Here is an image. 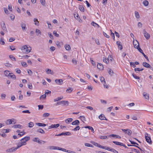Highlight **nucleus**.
Masks as SVG:
<instances>
[{"mask_svg": "<svg viewBox=\"0 0 153 153\" xmlns=\"http://www.w3.org/2000/svg\"><path fill=\"white\" fill-rule=\"evenodd\" d=\"M21 50L23 52L28 53L31 51V48L30 46L25 45L22 47Z\"/></svg>", "mask_w": 153, "mask_h": 153, "instance_id": "nucleus-1", "label": "nucleus"}, {"mask_svg": "<svg viewBox=\"0 0 153 153\" xmlns=\"http://www.w3.org/2000/svg\"><path fill=\"white\" fill-rule=\"evenodd\" d=\"M149 134L147 133L145 134V138L146 141L150 144H152V142L150 137L149 136Z\"/></svg>", "mask_w": 153, "mask_h": 153, "instance_id": "nucleus-2", "label": "nucleus"}, {"mask_svg": "<svg viewBox=\"0 0 153 153\" xmlns=\"http://www.w3.org/2000/svg\"><path fill=\"white\" fill-rule=\"evenodd\" d=\"M69 104L68 102L67 101L62 100L60 102H58L56 103V105H62L64 106L66 105H68Z\"/></svg>", "mask_w": 153, "mask_h": 153, "instance_id": "nucleus-3", "label": "nucleus"}, {"mask_svg": "<svg viewBox=\"0 0 153 153\" xmlns=\"http://www.w3.org/2000/svg\"><path fill=\"white\" fill-rule=\"evenodd\" d=\"M30 139V137H29L26 136L21 139L20 141L21 142H23V143H24L25 145L27 144L26 142L29 140Z\"/></svg>", "mask_w": 153, "mask_h": 153, "instance_id": "nucleus-4", "label": "nucleus"}, {"mask_svg": "<svg viewBox=\"0 0 153 153\" xmlns=\"http://www.w3.org/2000/svg\"><path fill=\"white\" fill-rule=\"evenodd\" d=\"M144 36L147 39H148L150 38V34L147 33L145 29L143 30Z\"/></svg>", "mask_w": 153, "mask_h": 153, "instance_id": "nucleus-5", "label": "nucleus"}, {"mask_svg": "<svg viewBox=\"0 0 153 153\" xmlns=\"http://www.w3.org/2000/svg\"><path fill=\"white\" fill-rule=\"evenodd\" d=\"M122 130L125 134H126L129 135H131L132 133V131L129 129H123Z\"/></svg>", "mask_w": 153, "mask_h": 153, "instance_id": "nucleus-6", "label": "nucleus"}, {"mask_svg": "<svg viewBox=\"0 0 153 153\" xmlns=\"http://www.w3.org/2000/svg\"><path fill=\"white\" fill-rule=\"evenodd\" d=\"M59 126V124H52L48 127V129H50L52 128H56Z\"/></svg>", "mask_w": 153, "mask_h": 153, "instance_id": "nucleus-7", "label": "nucleus"}, {"mask_svg": "<svg viewBox=\"0 0 153 153\" xmlns=\"http://www.w3.org/2000/svg\"><path fill=\"white\" fill-rule=\"evenodd\" d=\"M71 135V133L70 132L68 131V132H62V133H61V134H59L56 135H55L57 136H61V135L70 136Z\"/></svg>", "mask_w": 153, "mask_h": 153, "instance_id": "nucleus-8", "label": "nucleus"}, {"mask_svg": "<svg viewBox=\"0 0 153 153\" xmlns=\"http://www.w3.org/2000/svg\"><path fill=\"white\" fill-rule=\"evenodd\" d=\"M16 150L15 147H13L7 149L6 151L7 152H12L16 151Z\"/></svg>", "mask_w": 153, "mask_h": 153, "instance_id": "nucleus-9", "label": "nucleus"}, {"mask_svg": "<svg viewBox=\"0 0 153 153\" xmlns=\"http://www.w3.org/2000/svg\"><path fill=\"white\" fill-rule=\"evenodd\" d=\"M23 146H25V143H23V142H21L20 141L19 142L17 143V146L16 148V149H19Z\"/></svg>", "mask_w": 153, "mask_h": 153, "instance_id": "nucleus-10", "label": "nucleus"}, {"mask_svg": "<svg viewBox=\"0 0 153 153\" xmlns=\"http://www.w3.org/2000/svg\"><path fill=\"white\" fill-rule=\"evenodd\" d=\"M55 81L57 84L58 85H61L63 83V80L61 79H55Z\"/></svg>", "mask_w": 153, "mask_h": 153, "instance_id": "nucleus-11", "label": "nucleus"}, {"mask_svg": "<svg viewBox=\"0 0 153 153\" xmlns=\"http://www.w3.org/2000/svg\"><path fill=\"white\" fill-rule=\"evenodd\" d=\"M21 26L22 29L23 31H25L27 29L26 25L23 22H21Z\"/></svg>", "mask_w": 153, "mask_h": 153, "instance_id": "nucleus-12", "label": "nucleus"}, {"mask_svg": "<svg viewBox=\"0 0 153 153\" xmlns=\"http://www.w3.org/2000/svg\"><path fill=\"white\" fill-rule=\"evenodd\" d=\"M1 25L2 29L3 30L7 31L6 26L4 22H1Z\"/></svg>", "mask_w": 153, "mask_h": 153, "instance_id": "nucleus-13", "label": "nucleus"}, {"mask_svg": "<svg viewBox=\"0 0 153 153\" xmlns=\"http://www.w3.org/2000/svg\"><path fill=\"white\" fill-rule=\"evenodd\" d=\"M143 66L146 68H152L151 66L148 63L146 62H143Z\"/></svg>", "mask_w": 153, "mask_h": 153, "instance_id": "nucleus-14", "label": "nucleus"}, {"mask_svg": "<svg viewBox=\"0 0 153 153\" xmlns=\"http://www.w3.org/2000/svg\"><path fill=\"white\" fill-rule=\"evenodd\" d=\"M49 149L50 150H58L59 148V147L55 146H50L48 147Z\"/></svg>", "mask_w": 153, "mask_h": 153, "instance_id": "nucleus-15", "label": "nucleus"}, {"mask_svg": "<svg viewBox=\"0 0 153 153\" xmlns=\"http://www.w3.org/2000/svg\"><path fill=\"white\" fill-rule=\"evenodd\" d=\"M107 150L113 152L114 153H118V152L114 149H111L109 147H107Z\"/></svg>", "mask_w": 153, "mask_h": 153, "instance_id": "nucleus-16", "label": "nucleus"}, {"mask_svg": "<svg viewBox=\"0 0 153 153\" xmlns=\"http://www.w3.org/2000/svg\"><path fill=\"white\" fill-rule=\"evenodd\" d=\"M99 118L102 120H107V119L105 118L104 115L101 114L99 116Z\"/></svg>", "mask_w": 153, "mask_h": 153, "instance_id": "nucleus-17", "label": "nucleus"}, {"mask_svg": "<svg viewBox=\"0 0 153 153\" xmlns=\"http://www.w3.org/2000/svg\"><path fill=\"white\" fill-rule=\"evenodd\" d=\"M117 44L118 46V48H119L120 50H122L123 49V46L121 44V43L120 41H117Z\"/></svg>", "mask_w": 153, "mask_h": 153, "instance_id": "nucleus-18", "label": "nucleus"}, {"mask_svg": "<svg viewBox=\"0 0 153 153\" xmlns=\"http://www.w3.org/2000/svg\"><path fill=\"white\" fill-rule=\"evenodd\" d=\"M13 127L14 128H19L20 129L23 128L22 126L20 124L15 125L13 126Z\"/></svg>", "mask_w": 153, "mask_h": 153, "instance_id": "nucleus-19", "label": "nucleus"}, {"mask_svg": "<svg viewBox=\"0 0 153 153\" xmlns=\"http://www.w3.org/2000/svg\"><path fill=\"white\" fill-rule=\"evenodd\" d=\"M79 121L78 120H76L75 121L72 122L71 124L73 125H78L79 124Z\"/></svg>", "mask_w": 153, "mask_h": 153, "instance_id": "nucleus-20", "label": "nucleus"}, {"mask_svg": "<svg viewBox=\"0 0 153 153\" xmlns=\"http://www.w3.org/2000/svg\"><path fill=\"white\" fill-rule=\"evenodd\" d=\"M33 21L34 22V24L36 25H37V26H39V22L38 21L37 19L36 18H35L33 19Z\"/></svg>", "mask_w": 153, "mask_h": 153, "instance_id": "nucleus-21", "label": "nucleus"}, {"mask_svg": "<svg viewBox=\"0 0 153 153\" xmlns=\"http://www.w3.org/2000/svg\"><path fill=\"white\" fill-rule=\"evenodd\" d=\"M97 68L99 69H103L104 67L103 65L101 63L98 64L97 65Z\"/></svg>", "mask_w": 153, "mask_h": 153, "instance_id": "nucleus-22", "label": "nucleus"}, {"mask_svg": "<svg viewBox=\"0 0 153 153\" xmlns=\"http://www.w3.org/2000/svg\"><path fill=\"white\" fill-rule=\"evenodd\" d=\"M73 120V119L71 118H69L65 120V122L67 124H68L71 122Z\"/></svg>", "mask_w": 153, "mask_h": 153, "instance_id": "nucleus-23", "label": "nucleus"}, {"mask_svg": "<svg viewBox=\"0 0 153 153\" xmlns=\"http://www.w3.org/2000/svg\"><path fill=\"white\" fill-rule=\"evenodd\" d=\"M36 124L39 126H45L46 125L45 123H36Z\"/></svg>", "mask_w": 153, "mask_h": 153, "instance_id": "nucleus-24", "label": "nucleus"}, {"mask_svg": "<svg viewBox=\"0 0 153 153\" xmlns=\"http://www.w3.org/2000/svg\"><path fill=\"white\" fill-rule=\"evenodd\" d=\"M37 132L41 134H44L45 132L44 131L42 128H39L37 130Z\"/></svg>", "mask_w": 153, "mask_h": 153, "instance_id": "nucleus-25", "label": "nucleus"}, {"mask_svg": "<svg viewBox=\"0 0 153 153\" xmlns=\"http://www.w3.org/2000/svg\"><path fill=\"white\" fill-rule=\"evenodd\" d=\"M85 128H88L89 130H91L92 132H94V129H93V128L91 126H85Z\"/></svg>", "mask_w": 153, "mask_h": 153, "instance_id": "nucleus-26", "label": "nucleus"}, {"mask_svg": "<svg viewBox=\"0 0 153 153\" xmlns=\"http://www.w3.org/2000/svg\"><path fill=\"white\" fill-rule=\"evenodd\" d=\"M9 77L12 78L14 79H16V76L13 74V73H10V75H9Z\"/></svg>", "mask_w": 153, "mask_h": 153, "instance_id": "nucleus-27", "label": "nucleus"}, {"mask_svg": "<svg viewBox=\"0 0 153 153\" xmlns=\"http://www.w3.org/2000/svg\"><path fill=\"white\" fill-rule=\"evenodd\" d=\"M113 143L117 145L120 146H122V144H123V143H120V142H117V141H113Z\"/></svg>", "mask_w": 153, "mask_h": 153, "instance_id": "nucleus-28", "label": "nucleus"}, {"mask_svg": "<svg viewBox=\"0 0 153 153\" xmlns=\"http://www.w3.org/2000/svg\"><path fill=\"white\" fill-rule=\"evenodd\" d=\"M46 142L44 140H38V143L39 144H44Z\"/></svg>", "mask_w": 153, "mask_h": 153, "instance_id": "nucleus-29", "label": "nucleus"}, {"mask_svg": "<svg viewBox=\"0 0 153 153\" xmlns=\"http://www.w3.org/2000/svg\"><path fill=\"white\" fill-rule=\"evenodd\" d=\"M65 49L67 50H69L71 49L70 46L69 45L66 44L65 46Z\"/></svg>", "mask_w": 153, "mask_h": 153, "instance_id": "nucleus-30", "label": "nucleus"}, {"mask_svg": "<svg viewBox=\"0 0 153 153\" xmlns=\"http://www.w3.org/2000/svg\"><path fill=\"white\" fill-rule=\"evenodd\" d=\"M91 25H93V26H94V27H99L100 26L99 25L97 24L96 23L94 22H93L92 23H91Z\"/></svg>", "mask_w": 153, "mask_h": 153, "instance_id": "nucleus-31", "label": "nucleus"}, {"mask_svg": "<svg viewBox=\"0 0 153 153\" xmlns=\"http://www.w3.org/2000/svg\"><path fill=\"white\" fill-rule=\"evenodd\" d=\"M0 43L1 45H4L5 44L4 39L1 37L0 38Z\"/></svg>", "mask_w": 153, "mask_h": 153, "instance_id": "nucleus-32", "label": "nucleus"}, {"mask_svg": "<svg viewBox=\"0 0 153 153\" xmlns=\"http://www.w3.org/2000/svg\"><path fill=\"white\" fill-rule=\"evenodd\" d=\"M63 99V97L61 96L60 97H59L56 99H54V102H56V101H58L59 100H60Z\"/></svg>", "mask_w": 153, "mask_h": 153, "instance_id": "nucleus-33", "label": "nucleus"}, {"mask_svg": "<svg viewBox=\"0 0 153 153\" xmlns=\"http://www.w3.org/2000/svg\"><path fill=\"white\" fill-rule=\"evenodd\" d=\"M4 74L6 76H9L10 75V73H9V71H4Z\"/></svg>", "mask_w": 153, "mask_h": 153, "instance_id": "nucleus-34", "label": "nucleus"}, {"mask_svg": "<svg viewBox=\"0 0 153 153\" xmlns=\"http://www.w3.org/2000/svg\"><path fill=\"white\" fill-rule=\"evenodd\" d=\"M143 95L146 99L147 100L149 99V96L148 94H146V93L144 92L143 93Z\"/></svg>", "mask_w": 153, "mask_h": 153, "instance_id": "nucleus-35", "label": "nucleus"}, {"mask_svg": "<svg viewBox=\"0 0 153 153\" xmlns=\"http://www.w3.org/2000/svg\"><path fill=\"white\" fill-rule=\"evenodd\" d=\"M85 146H86L88 147H91L92 148H93L94 147L92 145L87 143H85Z\"/></svg>", "mask_w": 153, "mask_h": 153, "instance_id": "nucleus-36", "label": "nucleus"}, {"mask_svg": "<svg viewBox=\"0 0 153 153\" xmlns=\"http://www.w3.org/2000/svg\"><path fill=\"white\" fill-rule=\"evenodd\" d=\"M136 41L137 42L138 45H137V44H134V42H133V45H134V47L135 48H136V49H138V47L139 46V44L137 40Z\"/></svg>", "mask_w": 153, "mask_h": 153, "instance_id": "nucleus-37", "label": "nucleus"}, {"mask_svg": "<svg viewBox=\"0 0 153 153\" xmlns=\"http://www.w3.org/2000/svg\"><path fill=\"white\" fill-rule=\"evenodd\" d=\"M135 14L136 18H137V19H139L140 18V16L139 13L138 12L135 11Z\"/></svg>", "mask_w": 153, "mask_h": 153, "instance_id": "nucleus-38", "label": "nucleus"}, {"mask_svg": "<svg viewBox=\"0 0 153 153\" xmlns=\"http://www.w3.org/2000/svg\"><path fill=\"white\" fill-rule=\"evenodd\" d=\"M45 71L48 74H52L53 72L51 71V70L49 69H46Z\"/></svg>", "mask_w": 153, "mask_h": 153, "instance_id": "nucleus-39", "label": "nucleus"}, {"mask_svg": "<svg viewBox=\"0 0 153 153\" xmlns=\"http://www.w3.org/2000/svg\"><path fill=\"white\" fill-rule=\"evenodd\" d=\"M149 4V2L147 0H145L143 2V4L145 6H148Z\"/></svg>", "mask_w": 153, "mask_h": 153, "instance_id": "nucleus-40", "label": "nucleus"}, {"mask_svg": "<svg viewBox=\"0 0 153 153\" xmlns=\"http://www.w3.org/2000/svg\"><path fill=\"white\" fill-rule=\"evenodd\" d=\"M49 115L50 114L49 113H44L43 114L42 117L44 118H45L48 117Z\"/></svg>", "mask_w": 153, "mask_h": 153, "instance_id": "nucleus-41", "label": "nucleus"}, {"mask_svg": "<svg viewBox=\"0 0 153 153\" xmlns=\"http://www.w3.org/2000/svg\"><path fill=\"white\" fill-rule=\"evenodd\" d=\"M73 91V89L69 87L66 90V92L68 93H71Z\"/></svg>", "mask_w": 153, "mask_h": 153, "instance_id": "nucleus-42", "label": "nucleus"}, {"mask_svg": "<svg viewBox=\"0 0 153 153\" xmlns=\"http://www.w3.org/2000/svg\"><path fill=\"white\" fill-rule=\"evenodd\" d=\"M79 10L82 12H83L84 11V8L82 5H79Z\"/></svg>", "mask_w": 153, "mask_h": 153, "instance_id": "nucleus-43", "label": "nucleus"}, {"mask_svg": "<svg viewBox=\"0 0 153 153\" xmlns=\"http://www.w3.org/2000/svg\"><path fill=\"white\" fill-rule=\"evenodd\" d=\"M58 150H61L62 151L65 152H67L68 151V150H66V149L60 147H59Z\"/></svg>", "mask_w": 153, "mask_h": 153, "instance_id": "nucleus-44", "label": "nucleus"}, {"mask_svg": "<svg viewBox=\"0 0 153 153\" xmlns=\"http://www.w3.org/2000/svg\"><path fill=\"white\" fill-rule=\"evenodd\" d=\"M6 123L7 125H10L12 124V122L10 119H8L6 121Z\"/></svg>", "mask_w": 153, "mask_h": 153, "instance_id": "nucleus-45", "label": "nucleus"}, {"mask_svg": "<svg viewBox=\"0 0 153 153\" xmlns=\"http://www.w3.org/2000/svg\"><path fill=\"white\" fill-rule=\"evenodd\" d=\"M109 137V136H102L100 137V138L101 139H107Z\"/></svg>", "mask_w": 153, "mask_h": 153, "instance_id": "nucleus-46", "label": "nucleus"}, {"mask_svg": "<svg viewBox=\"0 0 153 153\" xmlns=\"http://www.w3.org/2000/svg\"><path fill=\"white\" fill-rule=\"evenodd\" d=\"M34 123L32 122H30L28 123V127L30 128L33 127L34 126Z\"/></svg>", "mask_w": 153, "mask_h": 153, "instance_id": "nucleus-47", "label": "nucleus"}, {"mask_svg": "<svg viewBox=\"0 0 153 153\" xmlns=\"http://www.w3.org/2000/svg\"><path fill=\"white\" fill-rule=\"evenodd\" d=\"M36 35H38L39 34H41V32L40 30L37 29L36 30Z\"/></svg>", "mask_w": 153, "mask_h": 153, "instance_id": "nucleus-48", "label": "nucleus"}, {"mask_svg": "<svg viewBox=\"0 0 153 153\" xmlns=\"http://www.w3.org/2000/svg\"><path fill=\"white\" fill-rule=\"evenodd\" d=\"M9 56V57L12 60L15 61H16V59L13 56L10 55Z\"/></svg>", "mask_w": 153, "mask_h": 153, "instance_id": "nucleus-49", "label": "nucleus"}, {"mask_svg": "<svg viewBox=\"0 0 153 153\" xmlns=\"http://www.w3.org/2000/svg\"><path fill=\"white\" fill-rule=\"evenodd\" d=\"M10 131V129H3V132L4 133H7L9 132Z\"/></svg>", "mask_w": 153, "mask_h": 153, "instance_id": "nucleus-50", "label": "nucleus"}, {"mask_svg": "<svg viewBox=\"0 0 153 153\" xmlns=\"http://www.w3.org/2000/svg\"><path fill=\"white\" fill-rule=\"evenodd\" d=\"M21 64L23 67H26L27 66L26 63L25 62H21Z\"/></svg>", "mask_w": 153, "mask_h": 153, "instance_id": "nucleus-51", "label": "nucleus"}, {"mask_svg": "<svg viewBox=\"0 0 153 153\" xmlns=\"http://www.w3.org/2000/svg\"><path fill=\"white\" fill-rule=\"evenodd\" d=\"M4 64L5 66L7 67H12V65L8 63H6Z\"/></svg>", "mask_w": 153, "mask_h": 153, "instance_id": "nucleus-52", "label": "nucleus"}, {"mask_svg": "<svg viewBox=\"0 0 153 153\" xmlns=\"http://www.w3.org/2000/svg\"><path fill=\"white\" fill-rule=\"evenodd\" d=\"M108 73L109 74L111 75L113 74V71L110 69H108Z\"/></svg>", "mask_w": 153, "mask_h": 153, "instance_id": "nucleus-53", "label": "nucleus"}, {"mask_svg": "<svg viewBox=\"0 0 153 153\" xmlns=\"http://www.w3.org/2000/svg\"><path fill=\"white\" fill-rule=\"evenodd\" d=\"M80 129V127L79 126H77L75 128H74L73 129V131H76L77 130H79Z\"/></svg>", "mask_w": 153, "mask_h": 153, "instance_id": "nucleus-54", "label": "nucleus"}, {"mask_svg": "<svg viewBox=\"0 0 153 153\" xmlns=\"http://www.w3.org/2000/svg\"><path fill=\"white\" fill-rule=\"evenodd\" d=\"M28 87L30 89H32L33 88V86L32 84L30 83H29L28 85Z\"/></svg>", "mask_w": 153, "mask_h": 153, "instance_id": "nucleus-55", "label": "nucleus"}, {"mask_svg": "<svg viewBox=\"0 0 153 153\" xmlns=\"http://www.w3.org/2000/svg\"><path fill=\"white\" fill-rule=\"evenodd\" d=\"M25 134V133L24 131H23L20 132L18 134V135H19L20 137H21L23 135Z\"/></svg>", "mask_w": 153, "mask_h": 153, "instance_id": "nucleus-56", "label": "nucleus"}, {"mask_svg": "<svg viewBox=\"0 0 153 153\" xmlns=\"http://www.w3.org/2000/svg\"><path fill=\"white\" fill-rule=\"evenodd\" d=\"M132 76L134 78L139 79H140V77L139 76H137L135 74H132Z\"/></svg>", "mask_w": 153, "mask_h": 153, "instance_id": "nucleus-57", "label": "nucleus"}, {"mask_svg": "<svg viewBox=\"0 0 153 153\" xmlns=\"http://www.w3.org/2000/svg\"><path fill=\"white\" fill-rule=\"evenodd\" d=\"M100 79L102 82L103 83H104V81H105V79L103 77L101 76L100 77Z\"/></svg>", "mask_w": 153, "mask_h": 153, "instance_id": "nucleus-58", "label": "nucleus"}, {"mask_svg": "<svg viewBox=\"0 0 153 153\" xmlns=\"http://www.w3.org/2000/svg\"><path fill=\"white\" fill-rule=\"evenodd\" d=\"M103 61L105 63L107 64L109 62L108 60L105 58H103Z\"/></svg>", "mask_w": 153, "mask_h": 153, "instance_id": "nucleus-59", "label": "nucleus"}, {"mask_svg": "<svg viewBox=\"0 0 153 153\" xmlns=\"http://www.w3.org/2000/svg\"><path fill=\"white\" fill-rule=\"evenodd\" d=\"M27 73L28 74L30 75H31L33 74L32 71L30 70H27Z\"/></svg>", "mask_w": 153, "mask_h": 153, "instance_id": "nucleus-60", "label": "nucleus"}, {"mask_svg": "<svg viewBox=\"0 0 153 153\" xmlns=\"http://www.w3.org/2000/svg\"><path fill=\"white\" fill-rule=\"evenodd\" d=\"M46 97V95L45 94H44L42 95H41L40 97V98L41 99V98H42V99H45Z\"/></svg>", "mask_w": 153, "mask_h": 153, "instance_id": "nucleus-61", "label": "nucleus"}, {"mask_svg": "<svg viewBox=\"0 0 153 153\" xmlns=\"http://www.w3.org/2000/svg\"><path fill=\"white\" fill-rule=\"evenodd\" d=\"M53 34L55 35L56 37H58L59 36V35L57 33L56 31L55 30H54L53 32Z\"/></svg>", "mask_w": 153, "mask_h": 153, "instance_id": "nucleus-62", "label": "nucleus"}, {"mask_svg": "<svg viewBox=\"0 0 153 153\" xmlns=\"http://www.w3.org/2000/svg\"><path fill=\"white\" fill-rule=\"evenodd\" d=\"M10 120L12 122V124H15L16 123V120L14 119H10Z\"/></svg>", "mask_w": 153, "mask_h": 153, "instance_id": "nucleus-63", "label": "nucleus"}, {"mask_svg": "<svg viewBox=\"0 0 153 153\" xmlns=\"http://www.w3.org/2000/svg\"><path fill=\"white\" fill-rule=\"evenodd\" d=\"M130 65L133 68H135L136 67V65L133 62H131L130 63Z\"/></svg>", "mask_w": 153, "mask_h": 153, "instance_id": "nucleus-64", "label": "nucleus"}]
</instances>
